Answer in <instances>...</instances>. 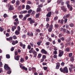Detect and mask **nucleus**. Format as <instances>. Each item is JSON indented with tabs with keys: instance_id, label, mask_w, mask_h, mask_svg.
Wrapping results in <instances>:
<instances>
[{
	"instance_id": "nucleus-23",
	"label": "nucleus",
	"mask_w": 75,
	"mask_h": 75,
	"mask_svg": "<svg viewBox=\"0 0 75 75\" xmlns=\"http://www.w3.org/2000/svg\"><path fill=\"white\" fill-rule=\"evenodd\" d=\"M54 27L56 28H58L59 27V25L58 24H55L54 25Z\"/></svg>"
},
{
	"instance_id": "nucleus-6",
	"label": "nucleus",
	"mask_w": 75,
	"mask_h": 75,
	"mask_svg": "<svg viewBox=\"0 0 75 75\" xmlns=\"http://www.w3.org/2000/svg\"><path fill=\"white\" fill-rule=\"evenodd\" d=\"M8 9L9 11H12L14 10V7L13 5H10Z\"/></svg>"
},
{
	"instance_id": "nucleus-52",
	"label": "nucleus",
	"mask_w": 75,
	"mask_h": 75,
	"mask_svg": "<svg viewBox=\"0 0 75 75\" xmlns=\"http://www.w3.org/2000/svg\"><path fill=\"white\" fill-rule=\"evenodd\" d=\"M58 16H56L54 18V20H57L58 19Z\"/></svg>"
},
{
	"instance_id": "nucleus-46",
	"label": "nucleus",
	"mask_w": 75,
	"mask_h": 75,
	"mask_svg": "<svg viewBox=\"0 0 75 75\" xmlns=\"http://www.w3.org/2000/svg\"><path fill=\"white\" fill-rule=\"evenodd\" d=\"M21 29V28H20V27L19 26H18L17 28L18 31H20Z\"/></svg>"
},
{
	"instance_id": "nucleus-7",
	"label": "nucleus",
	"mask_w": 75,
	"mask_h": 75,
	"mask_svg": "<svg viewBox=\"0 0 75 75\" xmlns=\"http://www.w3.org/2000/svg\"><path fill=\"white\" fill-rule=\"evenodd\" d=\"M28 36H30V37H33V32H28L27 34Z\"/></svg>"
},
{
	"instance_id": "nucleus-2",
	"label": "nucleus",
	"mask_w": 75,
	"mask_h": 75,
	"mask_svg": "<svg viewBox=\"0 0 75 75\" xmlns=\"http://www.w3.org/2000/svg\"><path fill=\"white\" fill-rule=\"evenodd\" d=\"M63 73L64 74H65V73H68V69L67 67H65L63 68Z\"/></svg>"
},
{
	"instance_id": "nucleus-59",
	"label": "nucleus",
	"mask_w": 75,
	"mask_h": 75,
	"mask_svg": "<svg viewBox=\"0 0 75 75\" xmlns=\"http://www.w3.org/2000/svg\"><path fill=\"white\" fill-rule=\"evenodd\" d=\"M59 67L58 66H57L56 67V69H59Z\"/></svg>"
},
{
	"instance_id": "nucleus-10",
	"label": "nucleus",
	"mask_w": 75,
	"mask_h": 75,
	"mask_svg": "<svg viewBox=\"0 0 75 75\" xmlns=\"http://www.w3.org/2000/svg\"><path fill=\"white\" fill-rule=\"evenodd\" d=\"M70 15L69 14H67L66 16H64L63 17L64 18H69L70 17Z\"/></svg>"
},
{
	"instance_id": "nucleus-64",
	"label": "nucleus",
	"mask_w": 75,
	"mask_h": 75,
	"mask_svg": "<svg viewBox=\"0 0 75 75\" xmlns=\"http://www.w3.org/2000/svg\"><path fill=\"white\" fill-rule=\"evenodd\" d=\"M64 65H65V63L64 62H62V63H61L62 66H64Z\"/></svg>"
},
{
	"instance_id": "nucleus-26",
	"label": "nucleus",
	"mask_w": 75,
	"mask_h": 75,
	"mask_svg": "<svg viewBox=\"0 0 75 75\" xmlns=\"http://www.w3.org/2000/svg\"><path fill=\"white\" fill-rule=\"evenodd\" d=\"M4 30V28H3L1 27H0V31L1 32H2V31H3Z\"/></svg>"
},
{
	"instance_id": "nucleus-18",
	"label": "nucleus",
	"mask_w": 75,
	"mask_h": 75,
	"mask_svg": "<svg viewBox=\"0 0 75 75\" xmlns=\"http://www.w3.org/2000/svg\"><path fill=\"white\" fill-rule=\"evenodd\" d=\"M13 24L14 25H15V26H16V27H17V26H18V25L17 24H19V22H14Z\"/></svg>"
},
{
	"instance_id": "nucleus-30",
	"label": "nucleus",
	"mask_w": 75,
	"mask_h": 75,
	"mask_svg": "<svg viewBox=\"0 0 75 75\" xmlns=\"http://www.w3.org/2000/svg\"><path fill=\"white\" fill-rule=\"evenodd\" d=\"M20 60H21L20 62H24V59H23V58H21Z\"/></svg>"
},
{
	"instance_id": "nucleus-40",
	"label": "nucleus",
	"mask_w": 75,
	"mask_h": 75,
	"mask_svg": "<svg viewBox=\"0 0 75 75\" xmlns=\"http://www.w3.org/2000/svg\"><path fill=\"white\" fill-rule=\"evenodd\" d=\"M14 50V47H12L11 49V51H13Z\"/></svg>"
},
{
	"instance_id": "nucleus-28",
	"label": "nucleus",
	"mask_w": 75,
	"mask_h": 75,
	"mask_svg": "<svg viewBox=\"0 0 75 75\" xmlns=\"http://www.w3.org/2000/svg\"><path fill=\"white\" fill-rule=\"evenodd\" d=\"M50 42H46L45 43V45L47 46H48V45H50Z\"/></svg>"
},
{
	"instance_id": "nucleus-4",
	"label": "nucleus",
	"mask_w": 75,
	"mask_h": 75,
	"mask_svg": "<svg viewBox=\"0 0 75 75\" xmlns=\"http://www.w3.org/2000/svg\"><path fill=\"white\" fill-rule=\"evenodd\" d=\"M59 57H62L64 54V51H62L61 50H59Z\"/></svg>"
},
{
	"instance_id": "nucleus-33",
	"label": "nucleus",
	"mask_w": 75,
	"mask_h": 75,
	"mask_svg": "<svg viewBox=\"0 0 75 75\" xmlns=\"http://www.w3.org/2000/svg\"><path fill=\"white\" fill-rule=\"evenodd\" d=\"M70 26L71 27H73L74 26V25L72 23H71L70 24Z\"/></svg>"
},
{
	"instance_id": "nucleus-35",
	"label": "nucleus",
	"mask_w": 75,
	"mask_h": 75,
	"mask_svg": "<svg viewBox=\"0 0 75 75\" xmlns=\"http://www.w3.org/2000/svg\"><path fill=\"white\" fill-rule=\"evenodd\" d=\"M33 19H32V18H29L27 20L28 21H31Z\"/></svg>"
},
{
	"instance_id": "nucleus-37",
	"label": "nucleus",
	"mask_w": 75,
	"mask_h": 75,
	"mask_svg": "<svg viewBox=\"0 0 75 75\" xmlns=\"http://www.w3.org/2000/svg\"><path fill=\"white\" fill-rule=\"evenodd\" d=\"M8 16L7 15L6 13H5L4 15V18H6Z\"/></svg>"
},
{
	"instance_id": "nucleus-55",
	"label": "nucleus",
	"mask_w": 75,
	"mask_h": 75,
	"mask_svg": "<svg viewBox=\"0 0 75 75\" xmlns=\"http://www.w3.org/2000/svg\"><path fill=\"white\" fill-rule=\"evenodd\" d=\"M22 38H26V36H25V35H22Z\"/></svg>"
},
{
	"instance_id": "nucleus-12",
	"label": "nucleus",
	"mask_w": 75,
	"mask_h": 75,
	"mask_svg": "<svg viewBox=\"0 0 75 75\" xmlns=\"http://www.w3.org/2000/svg\"><path fill=\"white\" fill-rule=\"evenodd\" d=\"M41 11V8H38L36 10L37 12H40V11Z\"/></svg>"
},
{
	"instance_id": "nucleus-3",
	"label": "nucleus",
	"mask_w": 75,
	"mask_h": 75,
	"mask_svg": "<svg viewBox=\"0 0 75 75\" xmlns=\"http://www.w3.org/2000/svg\"><path fill=\"white\" fill-rule=\"evenodd\" d=\"M4 68L5 69H6V70H10V68L9 67H8V66L6 64H5L4 66Z\"/></svg>"
},
{
	"instance_id": "nucleus-21",
	"label": "nucleus",
	"mask_w": 75,
	"mask_h": 75,
	"mask_svg": "<svg viewBox=\"0 0 75 75\" xmlns=\"http://www.w3.org/2000/svg\"><path fill=\"white\" fill-rule=\"evenodd\" d=\"M40 13H39L36 14L35 16V18H39V17H40Z\"/></svg>"
},
{
	"instance_id": "nucleus-20",
	"label": "nucleus",
	"mask_w": 75,
	"mask_h": 75,
	"mask_svg": "<svg viewBox=\"0 0 75 75\" xmlns=\"http://www.w3.org/2000/svg\"><path fill=\"white\" fill-rule=\"evenodd\" d=\"M12 37V38H13L14 40H16V39H17V36L15 35L13 36Z\"/></svg>"
},
{
	"instance_id": "nucleus-8",
	"label": "nucleus",
	"mask_w": 75,
	"mask_h": 75,
	"mask_svg": "<svg viewBox=\"0 0 75 75\" xmlns=\"http://www.w3.org/2000/svg\"><path fill=\"white\" fill-rule=\"evenodd\" d=\"M41 52L42 53H43L45 54H47V52L45 50L43 49H42Z\"/></svg>"
},
{
	"instance_id": "nucleus-25",
	"label": "nucleus",
	"mask_w": 75,
	"mask_h": 75,
	"mask_svg": "<svg viewBox=\"0 0 75 75\" xmlns=\"http://www.w3.org/2000/svg\"><path fill=\"white\" fill-rule=\"evenodd\" d=\"M70 60L71 62H74V57H71L70 58Z\"/></svg>"
},
{
	"instance_id": "nucleus-9",
	"label": "nucleus",
	"mask_w": 75,
	"mask_h": 75,
	"mask_svg": "<svg viewBox=\"0 0 75 75\" xmlns=\"http://www.w3.org/2000/svg\"><path fill=\"white\" fill-rule=\"evenodd\" d=\"M16 28H17V27L16 26H12V28H11V30L12 31H14L16 29Z\"/></svg>"
},
{
	"instance_id": "nucleus-44",
	"label": "nucleus",
	"mask_w": 75,
	"mask_h": 75,
	"mask_svg": "<svg viewBox=\"0 0 75 75\" xmlns=\"http://www.w3.org/2000/svg\"><path fill=\"white\" fill-rule=\"evenodd\" d=\"M21 6H19L18 7V10H21Z\"/></svg>"
},
{
	"instance_id": "nucleus-38",
	"label": "nucleus",
	"mask_w": 75,
	"mask_h": 75,
	"mask_svg": "<svg viewBox=\"0 0 75 75\" xmlns=\"http://www.w3.org/2000/svg\"><path fill=\"white\" fill-rule=\"evenodd\" d=\"M19 17L21 19L22 18H23V15H20L19 16Z\"/></svg>"
},
{
	"instance_id": "nucleus-49",
	"label": "nucleus",
	"mask_w": 75,
	"mask_h": 75,
	"mask_svg": "<svg viewBox=\"0 0 75 75\" xmlns=\"http://www.w3.org/2000/svg\"><path fill=\"white\" fill-rule=\"evenodd\" d=\"M64 20L63 19H62L60 22V24H63V23H64Z\"/></svg>"
},
{
	"instance_id": "nucleus-39",
	"label": "nucleus",
	"mask_w": 75,
	"mask_h": 75,
	"mask_svg": "<svg viewBox=\"0 0 75 75\" xmlns=\"http://www.w3.org/2000/svg\"><path fill=\"white\" fill-rule=\"evenodd\" d=\"M64 22L65 23H66L67 22V21H68V19L65 18H64Z\"/></svg>"
},
{
	"instance_id": "nucleus-53",
	"label": "nucleus",
	"mask_w": 75,
	"mask_h": 75,
	"mask_svg": "<svg viewBox=\"0 0 75 75\" xmlns=\"http://www.w3.org/2000/svg\"><path fill=\"white\" fill-rule=\"evenodd\" d=\"M32 69L33 71L34 72H35V71H36V69L35 68L33 67L32 68Z\"/></svg>"
},
{
	"instance_id": "nucleus-36",
	"label": "nucleus",
	"mask_w": 75,
	"mask_h": 75,
	"mask_svg": "<svg viewBox=\"0 0 75 75\" xmlns=\"http://www.w3.org/2000/svg\"><path fill=\"white\" fill-rule=\"evenodd\" d=\"M30 44L31 45L32 47H33V45H34V43H33V42H30Z\"/></svg>"
},
{
	"instance_id": "nucleus-43",
	"label": "nucleus",
	"mask_w": 75,
	"mask_h": 75,
	"mask_svg": "<svg viewBox=\"0 0 75 75\" xmlns=\"http://www.w3.org/2000/svg\"><path fill=\"white\" fill-rule=\"evenodd\" d=\"M49 26H50V24L48 23H47L46 25V28L47 29L49 27Z\"/></svg>"
},
{
	"instance_id": "nucleus-29",
	"label": "nucleus",
	"mask_w": 75,
	"mask_h": 75,
	"mask_svg": "<svg viewBox=\"0 0 75 75\" xmlns=\"http://www.w3.org/2000/svg\"><path fill=\"white\" fill-rule=\"evenodd\" d=\"M60 71L61 72H63L64 73V69H62V68H60L59 69Z\"/></svg>"
},
{
	"instance_id": "nucleus-13",
	"label": "nucleus",
	"mask_w": 75,
	"mask_h": 75,
	"mask_svg": "<svg viewBox=\"0 0 75 75\" xmlns=\"http://www.w3.org/2000/svg\"><path fill=\"white\" fill-rule=\"evenodd\" d=\"M15 34L17 35H19L20 34V32H19V31L16 30L15 31Z\"/></svg>"
},
{
	"instance_id": "nucleus-54",
	"label": "nucleus",
	"mask_w": 75,
	"mask_h": 75,
	"mask_svg": "<svg viewBox=\"0 0 75 75\" xmlns=\"http://www.w3.org/2000/svg\"><path fill=\"white\" fill-rule=\"evenodd\" d=\"M49 20H50V18H49L47 17L46 18V21L48 22L49 21Z\"/></svg>"
},
{
	"instance_id": "nucleus-32",
	"label": "nucleus",
	"mask_w": 75,
	"mask_h": 75,
	"mask_svg": "<svg viewBox=\"0 0 75 75\" xmlns=\"http://www.w3.org/2000/svg\"><path fill=\"white\" fill-rule=\"evenodd\" d=\"M52 29L51 28H49L48 29V31L50 33L51 32V31H52Z\"/></svg>"
},
{
	"instance_id": "nucleus-34",
	"label": "nucleus",
	"mask_w": 75,
	"mask_h": 75,
	"mask_svg": "<svg viewBox=\"0 0 75 75\" xmlns=\"http://www.w3.org/2000/svg\"><path fill=\"white\" fill-rule=\"evenodd\" d=\"M38 7L39 8H40V7L41 8L42 7H43V5H42V4H40L39 5H38Z\"/></svg>"
},
{
	"instance_id": "nucleus-61",
	"label": "nucleus",
	"mask_w": 75,
	"mask_h": 75,
	"mask_svg": "<svg viewBox=\"0 0 75 75\" xmlns=\"http://www.w3.org/2000/svg\"><path fill=\"white\" fill-rule=\"evenodd\" d=\"M15 55H18V52H17V51H16L15 52Z\"/></svg>"
},
{
	"instance_id": "nucleus-51",
	"label": "nucleus",
	"mask_w": 75,
	"mask_h": 75,
	"mask_svg": "<svg viewBox=\"0 0 75 75\" xmlns=\"http://www.w3.org/2000/svg\"><path fill=\"white\" fill-rule=\"evenodd\" d=\"M8 74H10L11 73V70H9L7 72Z\"/></svg>"
},
{
	"instance_id": "nucleus-19",
	"label": "nucleus",
	"mask_w": 75,
	"mask_h": 75,
	"mask_svg": "<svg viewBox=\"0 0 75 75\" xmlns=\"http://www.w3.org/2000/svg\"><path fill=\"white\" fill-rule=\"evenodd\" d=\"M22 69H24V70H25V71H27L28 69L27 67H25V66H23L22 67Z\"/></svg>"
},
{
	"instance_id": "nucleus-60",
	"label": "nucleus",
	"mask_w": 75,
	"mask_h": 75,
	"mask_svg": "<svg viewBox=\"0 0 75 75\" xmlns=\"http://www.w3.org/2000/svg\"><path fill=\"white\" fill-rule=\"evenodd\" d=\"M22 47L23 49H25V45L23 44L22 45Z\"/></svg>"
},
{
	"instance_id": "nucleus-5",
	"label": "nucleus",
	"mask_w": 75,
	"mask_h": 75,
	"mask_svg": "<svg viewBox=\"0 0 75 75\" xmlns=\"http://www.w3.org/2000/svg\"><path fill=\"white\" fill-rule=\"evenodd\" d=\"M61 10L63 11L64 12H66L67 11V8L64 6H63L61 7Z\"/></svg>"
},
{
	"instance_id": "nucleus-45",
	"label": "nucleus",
	"mask_w": 75,
	"mask_h": 75,
	"mask_svg": "<svg viewBox=\"0 0 75 75\" xmlns=\"http://www.w3.org/2000/svg\"><path fill=\"white\" fill-rule=\"evenodd\" d=\"M31 48V47L30 46V45H29L28 46V50H30Z\"/></svg>"
},
{
	"instance_id": "nucleus-17",
	"label": "nucleus",
	"mask_w": 75,
	"mask_h": 75,
	"mask_svg": "<svg viewBox=\"0 0 75 75\" xmlns=\"http://www.w3.org/2000/svg\"><path fill=\"white\" fill-rule=\"evenodd\" d=\"M65 51L67 52H69L70 49L69 47H67L66 48Z\"/></svg>"
},
{
	"instance_id": "nucleus-48",
	"label": "nucleus",
	"mask_w": 75,
	"mask_h": 75,
	"mask_svg": "<svg viewBox=\"0 0 75 75\" xmlns=\"http://www.w3.org/2000/svg\"><path fill=\"white\" fill-rule=\"evenodd\" d=\"M36 31L38 32V33H40L41 30H40L39 29H38L36 30Z\"/></svg>"
},
{
	"instance_id": "nucleus-58",
	"label": "nucleus",
	"mask_w": 75,
	"mask_h": 75,
	"mask_svg": "<svg viewBox=\"0 0 75 75\" xmlns=\"http://www.w3.org/2000/svg\"><path fill=\"white\" fill-rule=\"evenodd\" d=\"M49 28H52V29L53 28V25H52V24L50 25Z\"/></svg>"
},
{
	"instance_id": "nucleus-47",
	"label": "nucleus",
	"mask_w": 75,
	"mask_h": 75,
	"mask_svg": "<svg viewBox=\"0 0 75 75\" xmlns=\"http://www.w3.org/2000/svg\"><path fill=\"white\" fill-rule=\"evenodd\" d=\"M51 37L52 38H54V37H55V35H54V33H52L51 35Z\"/></svg>"
},
{
	"instance_id": "nucleus-27",
	"label": "nucleus",
	"mask_w": 75,
	"mask_h": 75,
	"mask_svg": "<svg viewBox=\"0 0 75 75\" xmlns=\"http://www.w3.org/2000/svg\"><path fill=\"white\" fill-rule=\"evenodd\" d=\"M16 5H19L20 4V1H17L16 2Z\"/></svg>"
},
{
	"instance_id": "nucleus-16",
	"label": "nucleus",
	"mask_w": 75,
	"mask_h": 75,
	"mask_svg": "<svg viewBox=\"0 0 75 75\" xmlns=\"http://www.w3.org/2000/svg\"><path fill=\"white\" fill-rule=\"evenodd\" d=\"M41 43H42V41L40 40L39 41V42H38L37 43V44L38 45H40Z\"/></svg>"
},
{
	"instance_id": "nucleus-62",
	"label": "nucleus",
	"mask_w": 75,
	"mask_h": 75,
	"mask_svg": "<svg viewBox=\"0 0 75 75\" xmlns=\"http://www.w3.org/2000/svg\"><path fill=\"white\" fill-rule=\"evenodd\" d=\"M54 54H55V55H56V54H57V51H54Z\"/></svg>"
},
{
	"instance_id": "nucleus-42",
	"label": "nucleus",
	"mask_w": 75,
	"mask_h": 75,
	"mask_svg": "<svg viewBox=\"0 0 75 75\" xmlns=\"http://www.w3.org/2000/svg\"><path fill=\"white\" fill-rule=\"evenodd\" d=\"M43 68L45 71H46V70L48 69V68L47 67H43Z\"/></svg>"
},
{
	"instance_id": "nucleus-11",
	"label": "nucleus",
	"mask_w": 75,
	"mask_h": 75,
	"mask_svg": "<svg viewBox=\"0 0 75 75\" xmlns=\"http://www.w3.org/2000/svg\"><path fill=\"white\" fill-rule=\"evenodd\" d=\"M51 11L49 13H48L47 15V17H51Z\"/></svg>"
},
{
	"instance_id": "nucleus-63",
	"label": "nucleus",
	"mask_w": 75,
	"mask_h": 75,
	"mask_svg": "<svg viewBox=\"0 0 75 75\" xmlns=\"http://www.w3.org/2000/svg\"><path fill=\"white\" fill-rule=\"evenodd\" d=\"M19 45H20V47H22V46H23V43H22V42H20Z\"/></svg>"
},
{
	"instance_id": "nucleus-1",
	"label": "nucleus",
	"mask_w": 75,
	"mask_h": 75,
	"mask_svg": "<svg viewBox=\"0 0 75 75\" xmlns=\"http://www.w3.org/2000/svg\"><path fill=\"white\" fill-rule=\"evenodd\" d=\"M6 40L7 41H9V42H11H11H12V45H16L15 41L13 40L12 41V40H13V37H10L9 38H7Z\"/></svg>"
},
{
	"instance_id": "nucleus-15",
	"label": "nucleus",
	"mask_w": 75,
	"mask_h": 75,
	"mask_svg": "<svg viewBox=\"0 0 75 75\" xmlns=\"http://www.w3.org/2000/svg\"><path fill=\"white\" fill-rule=\"evenodd\" d=\"M19 58H20V57H14L15 59L17 61H19Z\"/></svg>"
},
{
	"instance_id": "nucleus-56",
	"label": "nucleus",
	"mask_w": 75,
	"mask_h": 75,
	"mask_svg": "<svg viewBox=\"0 0 75 75\" xmlns=\"http://www.w3.org/2000/svg\"><path fill=\"white\" fill-rule=\"evenodd\" d=\"M56 65L57 66H59V67H60V63L59 62H57L56 63Z\"/></svg>"
},
{
	"instance_id": "nucleus-31",
	"label": "nucleus",
	"mask_w": 75,
	"mask_h": 75,
	"mask_svg": "<svg viewBox=\"0 0 75 75\" xmlns=\"http://www.w3.org/2000/svg\"><path fill=\"white\" fill-rule=\"evenodd\" d=\"M33 11L31 9H30L29 10H28V13L29 14H30L32 12V11Z\"/></svg>"
},
{
	"instance_id": "nucleus-50",
	"label": "nucleus",
	"mask_w": 75,
	"mask_h": 75,
	"mask_svg": "<svg viewBox=\"0 0 75 75\" xmlns=\"http://www.w3.org/2000/svg\"><path fill=\"white\" fill-rule=\"evenodd\" d=\"M60 39L61 40H62V41H64L65 40V38H64L63 37H62L60 38Z\"/></svg>"
},
{
	"instance_id": "nucleus-14",
	"label": "nucleus",
	"mask_w": 75,
	"mask_h": 75,
	"mask_svg": "<svg viewBox=\"0 0 75 75\" xmlns=\"http://www.w3.org/2000/svg\"><path fill=\"white\" fill-rule=\"evenodd\" d=\"M69 65L70 67H71V68H73V69H74L75 68V66H74V65L73 64H69Z\"/></svg>"
},
{
	"instance_id": "nucleus-22",
	"label": "nucleus",
	"mask_w": 75,
	"mask_h": 75,
	"mask_svg": "<svg viewBox=\"0 0 75 75\" xmlns=\"http://www.w3.org/2000/svg\"><path fill=\"white\" fill-rule=\"evenodd\" d=\"M30 24H32L33 23H35V21L32 19L30 21Z\"/></svg>"
},
{
	"instance_id": "nucleus-41",
	"label": "nucleus",
	"mask_w": 75,
	"mask_h": 75,
	"mask_svg": "<svg viewBox=\"0 0 75 75\" xmlns=\"http://www.w3.org/2000/svg\"><path fill=\"white\" fill-rule=\"evenodd\" d=\"M6 35V37H8L10 36V34L8 33H7Z\"/></svg>"
},
{
	"instance_id": "nucleus-57",
	"label": "nucleus",
	"mask_w": 75,
	"mask_h": 75,
	"mask_svg": "<svg viewBox=\"0 0 75 75\" xmlns=\"http://www.w3.org/2000/svg\"><path fill=\"white\" fill-rule=\"evenodd\" d=\"M16 2V0H13L11 1V3L12 4H14V3H15V2Z\"/></svg>"
},
{
	"instance_id": "nucleus-24",
	"label": "nucleus",
	"mask_w": 75,
	"mask_h": 75,
	"mask_svg": "<svg viewBox=\"0 0 75 75\" xmlns=\"http://www.w3.org/2000/svg\"><path fill=\"white\" fill-rule=\"evenodd\" d=\"M30 8V6L29 5H27L26 6V10H29Z\"/></svg>"
}]
</instances>
